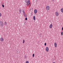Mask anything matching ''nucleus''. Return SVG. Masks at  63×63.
<instances>
[{
	"label": "nucleus",
	"instance_id": "f257e3e1",
	"mask_svg": "<svg viewBox=\"0 0 63 63\" xmlns=\"http://www.w3.org/2000/svg\"><path fill=\"white\" fill-rule=\"evenodd\" d=\"M46 10L48 11V10H49L50 9V7L49 6H47L46 7Z\"/></svg>",
	"mask_w": 63,
	"mask_h": 63
},
{
	"label": "nucleus",
	"instance_id": "f03ea898",
	"mask_svg": "<svg viewBox=\"0 0 63 63\" xmlns=\"http://www.w3.org/2000/svg\"><path fill=\"white\" fill-rule=\"evenodd\" d=\"M4 23L2 21H0V26H3Z\"/></svg>",
	"mask_w": 63,
	"mask_h": 63
},
{
	"label": "nucleus",
	"instance_id": "7ed1b4c3",
	"mask_svg": "<svg viewBox=\"0 0 63 63\" xmlns=\"http://www.w3.org/2000/svg\"><path fill=\"white\" fill-rule=\"evenodd\" d=\"M55 15L57 16H59V13L58 12H56L55 13Z\"/></svg>",
	"mask_w": 63,
	"mask_h": 63
},
{
	"label": "nucleus",
	"instance_id": "20e7f679",
	"mask_svg": "<svg viewBox=\"0 0 63 63\" xmlns=\"http://www.w3.org/2000/svg\"><path fill=\"white\" fill-rule=\"evenodd\" d=\"M30 0H28V3H27V6H28L29 5H30Z\"/></svg>",
	"mask_w": 63,
	"mask_h": 63
},
{
	"label": "nucleus",
	"instance_id": "39448f33",
	"mask_svg": "<svg viewBox=\"0 0 63 63\" xmlns=\"http://www.w3.org/2000/svg\"><path fill=\"white\" fill-rule=\"evenodd\" d=\"M0 41L1 42H3V41H4V38L2 37H1L0 38Z\"/></svg>",
	"mask_w": 63,
	"mask_h": 63
},
{
	"label": "nucleus",
	"instance_id": "423d86ee",
	"mask_svg": "<svg viewBox=\"0 0 63 63\" xmlns=\"http://www.w3.org/2000/svg\"><path fill=\"white\" fill-rule=\"evenodd\" d=\"M54 46L55 47H57V43H56L55 42L54 43Z\"/></svg>",
	"mask_w": 63,
	"mask_h": 63
},
{
	"label": "nucleus",
	"instance_id": "0eeeda50",
	"mask_svg": "<svg viewBox=\"0 0 63 63\" xmlns=\"http://www.w3.org/2000/svg\"><path fill=\"white\" fill-rule=\"evenodd\" d=\"M46 51L47 52V51H48V50H49V49L48 48V47H46Z\"/></svg>",
	"mask_w": 63,
	"mask_h": 63
},
{
	"label": "nucleus",
	"instance_id": "6e6552de",
	"mask_svg": "<svg viewBox=\"0 0 63 63\" xmlns=\"http://www.w3.org/2000/svg\"><path fill=\"white\" fill-rule=\"evenodd\" d=\"M53 26H52V24H51L50 25H49V28L51 29L52 28Z\"/></svg>",
	"mask_w": 63,
	"mask_h": 63
},
{
	"label": "nucleus",
	"instance_id": "1a4fd4ad",
	"mask_svg": "<svg viewBox=\"0 0 63 63\" xmlns=\"http://www.w3.org/2000/svg\"><path fill=\"white\" fill-rule=\"evenodd\" d=\"M34 14H37V10L36 9H35L34 11Z\"/></svg>",
	"mask_w": 63,
	"mask_h": 63
},
{
	"label": "nucleus",
	"instance_id": "9d476101",
	"mask_svg": "<svg viewBox=\"0 0 63 63\" xmlns=\"http://www.w3.org/2000/svg\"><path fill=\"white\" fill-rule=\"evenodd\" d=\"M4 25L5 26H6L7 25V23L6 22H5L4 23Z\"/></svg>",
	"mask_w": 63,
	"mask_h": 63
},
{
	"label": "nucleus",
	"instance_id": "9b49d317",
	"mask_svg": "<svg viewBox=\"0 0 63 63\" xmlns=\"http://www.w3.org/2000/svg\"><path fill=\"white\" fill-rule=\"evenodd\" d=\"M33 19L34 20H36V18L35 17V16H34L33 17Z\"/></svg>",
	"mask_w": 63,
	"mask_h": 63
},
{
	"label": "nucleus",
	"instance_id": "f8f14e48",
	"mask_svg": "<svg viewBox=\"0 0 63 63\" xmlns=\"http://www.w3.org/2000/svg\"><path fill=\"white\" fill-rule=\"evenodd\" d=\"M23 15H24V16H25V17H27V15H26V14H25V13H24Z\"/></svg>",
	"mask_w": 63,
	"mask_h": 63
},
{
	"label": "nucleus",
	"instance_id": "ddd939ff",
	"mask_svg": "<svg viewBox=\"0 0 63 63\" xmlns=\"http://www.w3.org/2000/svg\"><path fill=\"white\" fill-rule=\"evenodd\" d=\"M61 12L62 13H63V9L62 8L61 9Z\"/></svg>",
	"mask_w": 63,
	"mask_h": 63
},
{
	"label": "nucleus",
	"instance_id": "4468645a",
	"mask_svg": "<svg viewBox=\"0 0 63 63\" xmlns=\"http://www.w3.org/2000/svg\"><path fill=\"white\" fill-rule=\"evenodd\" d=\"M22 12L24 13L23 14H24L25 13V12H24V10L23 9H22Z\"/></svg>",
	"mask_w": 63,
	"mask_h": 63
},
{
	"label": "nucleus",
	"instance_id": "2eb2a0df",
	"mask_svg": "<svg viewBox=\"0 0 63 63\" xmlns=\"http://www.w3.org/2000/svg\"><path fill=\"white\" fill-rule=\"evenodd\" d=\"M19 12L20 14L21 13V9H20V10H19Z\"/></svg>",
	"mask_w": 63,
	"mask_h": 63
},
{
	"label": "nucleus",
	"instance_id": "dca6fc26",
	"mask_svg": "<svg viewBox=\"0 0 63 63\" xmlns=\"http://www.w3.org/2000/svg\"><path fill=\"white\" fill-rule=\"evenodd\" d=\"M24 42H25V40H23V44H24Z\"/></svg>",
	"mask_w": 63,
	"mask_h": 63
},
{
	"label": "nucleus",
	"instance_id": "f3484780",
	"mask_svg": "<svg viewBox=\"0 0 63 63\" xmlns=\"http://www.w3.org/2000/svg\"><path fill=\"white\" fill-rule=\"evenodd\" d=\"M26 63H29V62L28 61H26Z\"/></svg>",
	"mask_w": 63,
	"mask_h": 63
},
{
	"label": "nucleus",
	"instance_id": "a211bd4d",
	"mask_svg": "<svg viewBox=\"0 0 63 63\" xmlns=\"http://www.w3.org/2000/svg\"><path fill=\"white\" fill-rule=\"evenodd\" d=\"M2 16V14L1 13H0V17H1Z\"/></svg>",
	"mask_w": 63,
	"mask_h": 63
},
{
	"label": "nucleus",
	"instance_id": "6ab92c4d",
	"mask_svg": "<svg viewBox=\"0 0 63 63\" xmlns=\"http://www.w3.org/2000/svg\"><path fill=\"white\" fill-rule=\"evenodd\" d=\"M2 6L3 8H4V5H2Z\"/></svg>",
	"mask_w": 63,
	"mask_h": 63
},
{
	"label": "nucleus",
	"instance_id": "aec40b11",
	"mask_svg": "<svg viewBox=\"0 0 63 63\" xmlns=\"http://www.w3.org/2000/svg\"><path fill=\"white\" fill-rule=\"evenodd\" d=\"M25 19L26 20H27V17H26L25 18Z\"/></svg>",
	"mask_w": 63,
	"mask_h": 63
},
{
	"label": "nucleus",
	"instance_id": "412c9836",
	"mask_svg": "<svg viewBox=\"0 0 63 63\" xmlns=\"http://www.w3.org/2000/svg\"><path fill=\"white\" fill-rule=\"evenodd\" d=\"M61 35H62V36L63 35V32H61Z\"/></svg>",
	"mask_w": 63,
	"mask_h": 63
},
{
	"label": "nucleus",
	"instance_id": "4be33fe9",
	"mask_svg": "<svg viewBox=\"0 0 63 63\" xmlns=\"http://www.w3.org/2000/svg\"><path fill=\"white\" fill-rule=\"evenodd\" d=\"M33 57H34V54H33Z\"/></svg>",
	"mask_w": 63,
	"mask_h": 63
},
{
	"label": "nucleus",
	"instance_id": "5701e85b",
	"mask_svg": "<svg viewBox=\"0 0 63 63\" xmlns=\"http://www.w3.org/2000/svg\"><path fill=\"white\" fill-rule=\"evenodd\" d=\"M46 45H47V43H45V45L46 46Z\"/></svg>",
	"mask_w": 63,
	"mask_h": 63
},
{
	"label": "nucleus",
	"instance_id": "b1692460",
	"mask_svg": "<svg viewBox=\"0 0 63 63\" xmlns=\"http://www.w3.org/2000/svg\"><path fill=\"white\" fill-rule=\"evenodd\" d=\"M62 30H63V27H62Z\"/></svg>",
	"mask_w": 63,
	"mask_h": 63
},
{
	"label": "nucleus",
	"instance_id": "393cba45",
	"mask_svg": "<svg viewBox=\"0 0 63 63\" xmlns=\"http://www.w3.org/2000/svg\"><path fill=\"white\" fill-rule=\"evenodd\" d=\"M25 58H26V57H25Z\"/></svg>",
	"mask_w": 63,
	"mask_h": 63
},
{
	"label": "nucleus",
	"instance_id": "a878e982",
	"mask_svg": "<svg viewBox=\"0 0 63 63\" xmlns=\"http://www.w3.org/2000/svg\"><path fill=\"white\" fill-rule=\"evenodd\" d=\"M52 63H55V62H53Z\"/></svg>",
	"mask_w": 63,
	"mask_h": 63
},
{
	"label": "nucleus",
	"instance_id": "bb28decb",
	"mask_svg": "<svg viewBox=\"0 0 63 63\" xmlns=\"http://www.w3.org/2000/svg\"><path fill=\"white\" fill-rule=\"evenodd\" d=\"M54 0H52V1H53Z\"/></svg>",
	"mask_w": 63,
	"mask_h": 63
}]
</instances>
